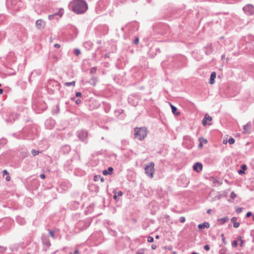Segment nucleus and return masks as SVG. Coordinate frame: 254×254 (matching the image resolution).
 Returning <instances> with one entry per match:
<instances>
[{
  "mask_svg": "<svg viewBox=\"0 0 254 254\" xmlns=\"http://www.w3.org/2000/svg\"><path fill=\"white\" fill-rule=\"evenodd\" d=\"M239 174L241 175H244L245 172V171H244L243 170H239L238 171Z\"/></svg>",
  "mask_w": 254,
  "mask_h": 254,
  "instance_id": "nucleus-28",
  "label": "nucleus"
},
{
  "mask_svg": "<svg viewBox=\"0 0 254 254\" xmlns=\"http://www.w3.org/2000/svg\"><path fill=\"white\" fill-rule=\"evenodd\" d=\"M191 254H197V253H196V252H192V253H191Z\"/></svg>",
  "mask_w": 254,
  "mask_h": 254,
  "instance_id": "nucleus-58",
  "label": "nucleus"
},
{
  "mask_svg": "<svg viewBox=\"0 0 254 254\" xmlns=\"http://www.w3.org/2000/svg\"><path fill=\"white\" fill-rule=\"evenodd\" d=\"M216 74L215 72H212L210 75L209 83L213 84L215 82V78H216Z\"/></svg>",
  "mask_w": 254,
  "mask_h": 254,
  "instance_id": "nucleus-11",
  "label": "nucleus"
},
{
  "mask_svg": "<svg viewBox=\"0 0 254 254\" xmlns=\"http://www.w3.org/2000/svg\"><path fill=\"white\" fill-rule=\"evenodd\" d=\"M105 58H108L109 57L108 54H105Z\"/></svg>",
  "mask_w": 254,
  "mask_h": 254,
  "instance_id": "nucleus-55",
  "label": "nucleus"
},
{
  "mask_svg": "<svg viewBox=\"0 0 254 254\" xmlns=\"http://www.w3.org/2000/svg\"><path fill=\"white\" fill-rule=\"evenodd\" d=\"M230 197L232 199H234L237 197V194L234 191H232L230 193Z\"/></svg>",
  "mask_w": 254,
  "mask_h": 254,
  "instance_id": "nucleus-20",
  "label": "nucleus"
},
{
  "mask_svg": "<svg viewBox=\"0 0 254 254\" xmlns=\"http://www.w3.org/2000/svg\"><path fill=\"white\" fill-rule=\"evenodd\" d=\"M221 238H222V240L223 242L225 244H226V241H225V237H224V234H222L221 235Z\"/></svg>",
  "mask_w": 254,
  "mask_h": 254,
  "instance_id": "nucleus-30",
  "label": "nucleus"
},
{
  "mask_svg": "<svg viewBox=\"0 0 254 254\" xmlns=\"http://www.w3.org/2000/svg\"><path fill=\"white\" fill-rule=\"evenodd\" d=\"M154 165V163L153 162H151L144 167L145 174L150 178H152L153 177Z\"/></svg>",
  "mask_w": 254,
  "mask_h": 254,
  "instance_id": "nucleus-3",
  "label": "nucleus"
},
{
  "mask_svg": "<svg viewBox=\"0 0 254 254\" xmlns=\"http://www.w3.org/2000/svg\"><path fill=\"white\" fill-rule=\"evenodd\" d=\"M69 6L74 12L78 14L85 13L88 9L87 3L83 0H73L70 3Z\"/></svg>",
  "mask_w": 254,
  "mask_h": 254,
  "instance_id": "nucleus-1",
  "label": "nucleus"
},
{
  "mask_svg": "<svg viewBox=\"0 0 254 254\" xmlns=\"http://www.w3.org/2000/svg\"><path fill=\"white\" fill-rule=\"evenodd\" d=\"M151 248L153 250H155L157 248V246L156 245H155V244H152L151 245Z\"/></svg>",
  "mask_w": 254,
  "mask_h": 254,
  "instance_id": "nucleus-40",
  "label": "nucleus"
},
{
  "mask_svg": "<svg viewBox=\"0 0 254 254\" xmlns=\"http://www.w3.org/2000/svg\"><path fill=\"white\" fill-rule=\"evenodd\" d=\"M75 103L76 104H79L80 103H81V100L80 99H77L76 101H75Z\"/></svg>",
  "mask_w": 254,
  "mask_h": 254,
  "instance_id": "nucleus-43",
  "label": "nucleus"
},
{
  "mask_svg": "<svg viewBox=\"0 0 254 254\" xmlns=\"http://www.w3.org/2000/svg\"><path fill=\"white\" fill-rule=\"evenodd\" d=\"M31 153L34 156H35L36 155H38L39 152L35 150V149H32L31 151Z\"/></svg>",
  "mask_w": 254,
  "mask_h": 254,
  "instance_id": "nucleus-24",
  "label": "nucleus"
},
{
  "mask_svg": "<svg viewBox=\"0 0 254 254\" xmlns=\"http://www.w3.org/2000/svg\"><path fill=\"white\" fill-rule=\"evenodd\" d=\"M136 254H144V251L143 250H138L136 252Z\"/></svg>",
  "mask_w": 254,
  "mask_h": 254,
  "instance_id": "nucleus-31",
  "label": "nucleus"
},
{
  "mask_svg": "<svg viewBox=\"0 0 254 254\" xmlns=\"http://www.w3.org/2000/svg\"><path fill=\"white\" fill-rule=\"evenodd\" d=\"M74 53L76 56H78L80 54V51L78 49H76L74 50Z\"/></svg>",
  "mask_w": 254,
  "mask_h": 254,
  "instance_id": "nucleus-21",
  "label": "nucleus"
},
{
  "mask_svg": "<svg viewBox=\"0 0 254 254\" xmlns=\"http://www.w3.org/2000/svg\"><path fill=\"white\" fill-rule=\"evenodd\" d=\"M193 169L196 172H199L202 169V165L200 163L196 162L193 165Z\"/></svg>",
  "mask_w": 254,
  "mask_h": 254,
  "instance_id": "nucleus-7",
  "label": "nucleus"
},
{
  "mask_svg": "<svg viewBox=\"0 0 254 254\" xmlns=\"http://www.w3.org/2000/svg\"><path fill=\"white\" fill-rule=\"evenodd\" d=\"M199 141H200V143L198 145V147L199 148H201L202 146H203V143H202V142L201 141V138H199Z\"/></svg>",
  "mask_w": 254,
  "mask_h": 254,
  "instance_id": "nucleus-32",
  "label": "nucleus"
},
{
  "mask_svg": "<svg viewBox=\"0 0 254 254\" xmlns=\"http://www.w3.org/2000/svg\"><path fill=\"white\" fill-rule=\"evenodd\" d=\"M45 22L42 19H38L36 22V25L38 29H43L45 26Z\"/></svg>",
  "mask_w": 254,
  "mask_h": 254,
  "instance_id": "nucleus-6",
  "label": "nucleus"
},
{
  "mask_svg": "<svg viewBox=\"0 0 254 254\" xmlns=\"http://www.w3.org/2000/svg\"><path fill=\"white\" fill-rule=\"evenodd\" d=\"M17 220V222L21 224V225L24 224L25 223V220L22 219L21 218H18Z\"/></svg>",
  "mask_w": 254,
  "mask_h": 254,
  "instance_id": "nucleus-18",
  "label": "nucleus"
},
{
  "mask_svg": "<svg viewBox=\"0 0 254 254\" xmlns=\"http://www.w3.org/2000/svg\"><path fill=\"white\" fill-rule=\"evenodd\" d=\"M3 93V90L2 89H0V94H2Z\"/></svg>",
  "mask_w": 254,
  "mask_h": 254,
  "instance_id": "nucleus-54",
  "label": "nucleus"
},
{
  "mask_svg": "<svg viewBox=\"0 0 254 254\" xmlns=\"http://www.w3.org/2000/svg\"><path fill=\"white\" fill-rule=\"evenodd\" d=\"M229 220V218L228 217H225L224 218H220L218 219V221L220 222L222 224H224L226 222Z\"/></svg>",
  "mask_w": 254,
  "mask_h": 254,
  "instance_id": "nucleus-16",
  "label": "nucleus"
},
{
  "mask_svg": "<svg viewBox=\"0 0 254 254\" xmlns=\"http://www.w3.org/2000/svg\"><path fill=\"white\" fill-rule=\"evenodd\" d=\"M232 246L233 247H237V246H238L237 241H236V240L233 241V242L232 243Z\"/></svg>",
  "mask_w": 254,
  "mask_h": 254,
  "instance_id": "nucleus-26",
  "label": "nucleus"
},
{
  "mask_svg": "<svg viewBox=\"0 0 254 254\" xmlns=\"http://www.w3.org/2000/svg\"><path fill=\"white\" fill-rule=\"evenodd\" d=\"M252 215V213L251 212H248L247 213L246 217H249Z\"/></svg>",
  "mask_w": 254,
  "mask_h": 254,
  "instance_id": "nucleus-42",
  "label": "nucleus"
},
{
  "mask_svg": "<svg viewBox=\"0 0 254 254\" xmlns=\"http://www.w3.org/2000/svg\"><path fill=\"white\" fill-rule=\"evenodd\" d=\"M147 134V129L145 127H135L134 128V137L139 140H143Z\"/></svg>",
  "mask_w": 254,
  "mask_h": 254,
  "instance_id": "nucleus-2",
  "label": "nucleus"
},
{
  "mask_svg": "<svg viewBox=\"0 0 254 254\" xmlns=\"http://www.w3.org/2000/svg\"><path fill=\"white\" fill-rule=\"evenodd\" d=\"M63 9H61L60 10V11L58 12H56L53 14L49 15L48 17H49V19L51 20V19H53L54 17L56 15H59L60 17H61L63 16Z\"/></svg>",
  "mask_w": 254,
  "mask_h": 254,
  "instance_id": "nucleus-8",
  "label": "nucleus"
},
{
  "mask_svg": "<svg viewBox=\"0 0 254 254\" xmlns=\"http://www.w3.org/2000/svg\"><path fill=\"white\" fill-rule=\"evenodd\" d=\"M5 180L7 181H9L10 180V177L8 175H7V176L5 178Z\"/></svg>",
  "mask_w": 254,
  "mask_h": 254,
  "instance_id": "nucleus-45",
  "label": "nucleus"
},
{
  "mask_svg": "<svg viewBox=\"0 0 254 254\" xmlns=\"http://www.w3.org/2000/svg\"><path fill=\"white\" fill-rule=\"evenodd\" d=\"M236 220H237V218L235 217H232L231 219V221L233 222L234 223L236 222L235 221H236Z\"/></svg>",
  "mask_w": 254,
  "mask_h": 254,
  "instance_id": "nucleus-47",
  "label": "nucleus"
},
{
  "mask_svg": "<svg viewBox=\"0 0 254 254\" xmlns=\"http://www.w3.org/2000/svg\"><path fill=\"white\" fill-rule=\"evenodd\" d=\"M114 197L116 199V198H117V195H114Z\"/></svg>",
  "mask_w": 254,
  "mask_h": 254,
  "instance_id": "nucleus-60",
  "label": "nucleus"
},
{
  "mask_svg": "<svg viewBox=\"0 0 254 254\" xmlns=\"http://www.w3.org/2000/svg\"><path fill=\"white\" fill-rule=\"evenodd\" d=\"M170 105H171L172 113L174 114H175V115H179L180 114V113L177 112V108L171 104H170Z\"/></svg>",
  "mask_w": 254,
  "mask_h": 254,
  "instance_id": "nucleus-15",
  "label": "nucleus"
},
{
  "mask_svg": "<svg viewBox=\"0 0 254 254\" xmlns=\"http://www.w3.org/2000/svg\"><path fill=\"white\" fill-rule=\"evenodd\" d=\"M242 211V208H238L237 209H236V212L237 213H241V212Z\"/></svg>",
  "mask_w": 254,
  "mask_h": 254,
  "instance_id": "nucleus-37",
  "label": "nucleus"
},
{
  "mask_svg": "<svg viewBox=\"0 0 254 254\" xmlns=\"http://www.w3.org/2000/svg\"><path fill=\"white\" fill-rule=\"evenodd\" d=\"M139 42V39L138 38H136L134 40V44H137Z\"/></svg>",
  "mask_w": 254,
  "mask_h": 254,
  "instance_id": "nucleus-38",
  "label": "nucleus"
},
{
  "mask_svg": "<svg viewBox=\"0 0 254 254\" xmlns=\"http://www.w3.org/2000/svg\"><path fill=\"white\" fill-rule=\"evenodd\" d=\"M210 52H211V51H210L209 53H206V54L207 55H208L209 54H210Z\"/></svg>",
  "mask_w": 254,
  "mask_h": 254,
  "instance_id": "nucleus-61",
  "label": "nucleus"
},
{
  "mask_svg": "<svg viewBox=\"0 0 254 254\" xmlns=\"http://www.w3.org/2000/svg\"><path fill=\"white\" fill-rule=\"evenodd\" d=\"M69 254H79V251L78 250H75L73 253H72L71 252L69 253Z\"/></svg>",
  "mask_w": 254,
  "mask_h": 254,
  "instance_id": "nucleus-39",
  "label": "nucleus"
},
{
  "mask_svg": "<svg viewBox=\"0 0 254 254\" xmlns=\"http://www.w3.org/2000/svg\"><path fill=\"white\" fill-rule=\"evenodd\" d=\"M233 226L235 228H238L240 226V223L238 222H234Z\"/></svg>",
  "mask_w": 254,
  "mask_h": 254,
  "instance_id": "nucleus-33",
  "label": "nucleus"
},
{
  "mask_svg": "<svg viewBox=\"0 0 254 254\" xmlns=\"http://www.w3.org/2000/svg\"><path fill=\"white\" fill-rule=\"evenodd\" d=\"M75 84V81H72V82H65V83H64V85H65L66 86H71V85L74 86Z\"/></svg>",
  "mask_w": 254,
  "mask_h": 254,
  "instance_id": "nucleus-17",
  "label": "nucleus"
},
{
  "mask_svg": "<svg viewBox=\"0 0 254 254\" xmlns=\"http://www.w3.org/2000/svg\"><path fill=\"white\" fill-rule=\"evenodd\" d=\"M185 220H186V219L184 217H180V221L181 222V223H184L185 222Z\"/></svg>",
  "mask_w": 254,
  "mask_h": 254,
  "instance_id": "nucleus-34",
  "label": "nucleus"
},
{
  "mask_svg": "<svg viewBox=\"0 0 254 254\" xmlns=\"http://www.w3.org/2000/svg\"><path fill=\"white\" fill-rule=\"evenodd\" d=\"M241 168L244 171L246 170L247 169V166L246 165H241Z\"/></svg>",
  "mask_w": 254,
  "mask_h": 254,
  "instance_id": "nucleus-35",
  "label": "nucleus"
},
{
  "mask_svg": "<svg viewBox=\"0 0 254 254\" xmlns=\"http://www.w3.org/2000/svg\"><path fill=\"white\" fill-rule=\"evenodd\" d=\"M243 243H244V241H243V240H241V243H240V246H241V247H243Z\"/></svg>",
  "mask_w": 254,
  "mask_h": 254,
  "instance_id": "nucleus-51",
  "label": "nucleus"
},
{
  "mask_svg": "<svg viewBox=\"0 0 254 254\" xmlns=\"http://www.w3.org/2000/svg\"><path fill=\"white\" fill-rule=\"evenodd\" d=\"M210 227V224L208 222H203V223L202 224H199L198 225V227L199 228V229H203L204 228H209Z\"/></svg>",
  "mask_w": 254,
  "mask_h": 254,
  "instance_id": "nucleus-12",
  "label": "nucleus"
},
{
  "mask_svg": "<svg viewBox=\"0 0 254 254\" xmlns=\"http://www.w3.org/2000/svg\"><path fill=\"white\" fill-rule=\"evenodd\" d=\"M211 211V209H208L207 211V213H208V214H210Z\"/></svg>",
  "mask_w": 254,
  "mask_h": 254,
  "instance_id": "nucleus-52",
  "label": "nucleus"
},
{
  "mask_svg": "<svg viewBox=\"0 0 254 254\" xmlns=\"http://www.w3.org/2000/svg\"><path fill=\"white\" fill-rule=\"evenodd\" d=\"M2 175H3V176H5V175H8V172L7 171V170H3V171H2Z\"/></svg>",
  "mask_w": 254,
  "mask_h": 254,
  "instance_id": "nucleus-36",
  "label": "nucleus"
},
{
  "mask_svg": "<svg viewBox=\"0 0 254 254\" xmlns=\"http://www.w3.org/2000/svg\"><path fill=\"white\" fill-rule=\"evenodd\" d=\"M81 96V93L80 92H77L76 93V97H80Z\"/></svg>",
  "mask_w": 254,
  "mask_h": 254,
  "instance_id": "nucleus-41",
  "label": "nucleus"
},
{
  "mask_svg": "<svg viewBox=\"0 0 254 254\" xmlns=\"http://www.w3.org/2000/svg\"><path fill=\"white\" fill-rule=\"evenodd\" d=\"M96 70H97L96 67H92L90 69V73L91 74L94 73L96 71Z\"/></svg>",
  "mask_w": 254,
  "mask_h": 254,
  "instance_id": "nucleus-25",
  "label": "nucleus"
},
{
  "mask_svg": "<svg viewBox=\"0 0 254 254\" xmlns=\"http://www.w3.org/2000/svg\"><path fill=\"white\" fill-rule=\"evenodd\" d=\"M243 10L247 15H253L254 13V6L252 4H248L243 7Z\"/></svg>",
  "mask_w": 254,
  "mask_h": 254,
  "instance_id": "nucleus-5",
  "label": "nucleus"
},
{
  "mask_svg": "<svg viewBox=\"0 0 254 254\" xmlns=\"http://www.w3.org/2000/svg\"><path fill=\"white\" fill-rule=\"evenodd\" d=\"M6 250V248L0 246V254H3Z\"/></svg>",
  "mask_w": 254,
  "mask_h": 254,
  "instance_id": "nucleus-19",
  "label": "nucleus"
},
{
  "mask_svg": "<svg viewBox=\"0 0 254 254\" xmlns=\"http://www.w3.org/2000/svg\"><path fill=\"white\" fill-rule=\"evenodd\" d=\"M243 128L244 130V133H249L250 132V128H251V123L249 122L248 124H247L246 125H244L243 127Z\"/></svg>",
  "mask_w": 254,
  "mask_h": 254,
  "instance_id": "nucleus-10",
  "label": "nucleus"
},
{
  "mask_svg": "<svg viewBox=\"0 0 254 254\" xmlns=\"http://www.w3.org/2000/svg\"><path fill=\"white\" fill-rule=\"evenodd\" d=\"M54 47L56 48H59L60 47V45L58 44H56L54 45Z\"/></svg>",
  "mask_w": 254,
  "mask_h": 254,
  "instance_id": "nucleus-48",
  "label": "nucleus"
},
{
  "mask_svg": "<svg viewBox=\"0 0 254 254\" xmlns=\"http://www.w3.org/2000/svg\"><path fill=\"white\" fill-rule=\"evenodd\" d=\"M49 234L51 237H52L53 238H55V235H54V232L53 231H50Z\"/></svg>",
  "mask_w": 254,
  "mask_h": 254,
  "instance_id": "nucleus-27",
  "label": "nucleus"
},
{
  "mask_svg": "<svg viewBox=\"0 0 254 254\" xmlns=\"http://www.w3.org/2000/svg\"><path fill=\"white\" fill-rule=\"evenodd\" d=\"M123 195V192L121 191H119L118 193V196H122Z\"/></svg>",
  "mask_w": 254,
  "mask_h": 254,
  "instance_id": "nucleus-49",
  "label": "nucleus"
},
{
  "mask_svg": "<svg viewBox=\"0 0 254 254\" xmlns=\"http://www.w3.org/2000/svg\"><path fill=\"white\" fill-rule=\"evenodd\" d=\"M225 57L224 55H222V59H223Z\"/></svg>",
  "mask_w": 254,
  "mask_h": 254,
  "instance_id": "nucleus-59",
  "label": "nucleus"
},
{
  "mask_svg": "<svg viewBox=\"0 0 254 254\" xmlns=\"http://www.w3.org/2000/svg\"><path fill=\"white\" fill-rule=\"evenodd\" d=\"M206 121H212V117L209 116H208L207 115H206L205 116L204 118L203 119L202 121V123L203 125L204 126H205L207 125V123H206Z\"/></svg>",
  "mask_w": 254,
  "mask_h": 254,
  "instance_id": "nucleus-9",
  "label": "nucleus"
},
{
  "mask_svg": "<svg viewBox=\"0 0 254 254\" xmlns=\"http://www.w3.org/2000/svg\"><path fill=\"white\" fill-rule=\"evenodd\" d=\"M113 171V168L111 167L108 168V170H104L103 171V174L104 175H111Z\"/></svg>",
  "mask_w": 254,
  "mask_h": 254,
  "instance_id": "nucleus-14",
  "label": "nucleus"
},
{
  "mask_svg": "<svg viewBox=\"0 0 254 254\" xmlns=\"http://www.w3.org/2000/svg\"><path fill=\"white\" fill-rule=\"evenodd\" d=\"M1 86V84H0V87Z\"/></svg>",
  "mask_w": 254,
  "mask_h": 254,
  "instance_id": "nucleus-63",
  "label": "nucleus"
},
{
  "mask_svg": "<svg viewBox=\"0 0 254 254\" xmlns=\"http://www.w3.org/2000/svg\"><path fill=\"white\" fill-rule=\"evenodd\" d=\"M237 239H238V240L240 241H241V240H243L242 239V237H241V236H239V237L237 238Z\"/></svg>",
  "mask_w": 254,
  "mask_h": 254,
  "instance_id": "nucleus-50",
  "label": "nucleus"
},
{
  "mask_svg": "<svg viewBox=\"0 0 254 254\" xmlns=\"http://www.w3.org/2000/svg\"><path fill=\"white\" fill-rule=\"evenodd\" d=\"M40 177L42 179H44L45 178V175L44 174H41Z\"/></svg>",
  "mask_w": 254,
  "mask_h": 254,
  "instance_id": "nucleus-44",
  "label": "nucleus"
},
{
  "mask_svg": "<svg viewBox=\"0 0 254 254\" xmlns=\"http://www.w3.org/2000/svg\"><path fill=\"white\" fill-rule=\"evenodd\" d=\"M160 238L159 236V235H157L155 237V238L157 239H158L159 238Z\"/></svg>",
  "mask_w": 254,
  "mask_h": 254,
  "instance_id": "nucleus-56",
  "label": "nucleus"
},
{
  "mask_svg": "<svg viewBox=\"0 0 254 254\" xmlns=\"http://www.w3.org/2000/svg\"><path fill=\"white\" fill-rule=\"evenodd\" d=\"M204 249L205 250V251H209L210 250V247L209 245H206L204 246Z\"/></svg>",
  "mask_w": 254,
  "mask_h": 254,
  "instance_id": "nucleus-29",
  "label": "nucleus"
},
{
  "mask_svg": "<svg viewBox=\"0 0 254 254\" xmlns=\"http://www.w3.org/2000/svg\"><path fill=\"white\" fill-rule=\"evenodd\" d=\"M76 135L81 141L86 143L87 142L88 132L87 130L84 129L78 130L76 132Z\"/></svg>",
  "mask_w": 254,
  "mask_h": 254,
  "instance_id": "nucleus-4",
  "label": "nucleus"
},
{
  "mask_svg": "<svg viewBox=\"0 0 254 254\" xmlns=\"http://www.w3.org/2000/svg\"><path fill=\"white\" fill-rule=\"evenodd\" d=\"M253 220L254 221V216H253Z\"/></svg>",
  "mask_w": 254,
  "mask_h": 254,
  "instance_id": "nucleus-62",
  "label": "nucleus"
},
{
  "mask_svg": "<svg viewBox=\"0 0 254 254\" xmlns=\"http://www.w3.org/2000/svg\"><path fill=\"white\" fill-rule=\"evenodd\" d=\"M104 181V179H103V178H101V182H103Z\"/></svg>",
  "mask_w": 254,
  "mask_h": 254,
  "instance_id": "nucleus-57",
  "label": "nucleus"
},
{
  "mask_svg": "<svg viewBox=\"0 0 254 254\" xmlns=\"http://www.w3.org/2000/svg\"><path fill=\"white\" fill-rule=\"evenodd\" d=\"M223 142L224 144H226L228 142V141H227L226 140H224Z\"/></svg>",
  "mask_w": 254,
  "mask_h": 254,
  "instance_id": "nucleus-53",
  "label": "nucleus"
},
{
  "mask_svg": "<svg viewBox=\"0 0 254 254\" xmlns=\"http://www.w3.org/2000/svg\"><path fill=\"white\" fill-rule=\"evenodd\" d=\"M83 45L85 49H86L87 50H89L92 48L93 44L90 41H87L85 42Z\"/></svg>",
  "mask_w": 254,
  "mask_h": 254,
  "instance_id": "nucleus-13",
  "label": "nucleus"
},
{
  "mask_svg": "<svg viewBox=\"0 0 254 254\" xmlns=\"http://www.w3.org/2000/svg\"><path fill=\"white\" fill-rule=\"evenodd\" d=\"M235 141V139H234L233 138L231 137V138H229V139L228 140V142H229V143L230 144H234V143Z\"/></svg>",
  "mask_w": 254,
  "mask_h": 254,
  "instance_id": "nucleus-22",
  "label": "nucleus"
},
{
  "mask_svg": "<svg viewBox=\"0 0 254 254\" xmlns=\"http://www.w3.org/2000/svg\"><path fill=\"white\" fill-rule=\"evenodd\" d=\"M201 138V141L202 142V143H207V141L206 139H205L203 138Z\"/></svg>",
  "mask_w": 254,
  "mask_h": 254,
  "instance_id": "nucleus-46",
  "label": "nucleus"
},
{
  "mask_svg": "<svg viewBox=\"0 0 254 254\" xmlns=\"http://www.w3.org/2000/svg\"><path fill=\"white\" fill-rule=\"evenodd\" d=\"M147 241L149 243H152L154 241V239L152 237L148 236L147 238Z\"/></svg>",
  "mask_w": 254,
  "mask_h": 254,
  "instance_id": "nucleus-23",
  "label": "nucleus"
}]
</instances>
